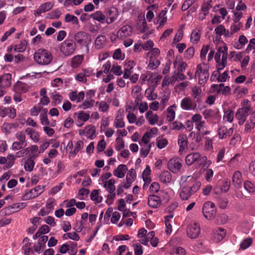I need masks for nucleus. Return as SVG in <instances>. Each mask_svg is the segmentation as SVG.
Returning a JSON list of instances; mask_svg holds the SVG:
<instances>
[{
  "instance_id": "nucleus-2",
  "label": "nucleus",
  "mask_w": 255,
  "mask_h": 255,
  "mask_svg": "<svg viewBox=\"0 0 255 255\" xmlns=\"http://www.w3.org/2000/svg\"><path fill=\"white\" fill-rule=\"evenodd\" d=\"M34 58L38 64L46 65L51 62L53 57L50 52L47 50L39 49L35 53Z\"/></svg>"
},
{
  "instance_id": "nucleus-35",
  "label": "nucleus",
  "mask_w": 255,
  "mask_h": 255,
  "mask_svg": "<svg viewBox=\"0 0 255 255\" xmlns=\"http://www.w3.org/2000/svg\"><path fill=\"white\" fill-rule=\"evenodd\" d=\"M86 136L90 139H93L96 132V128L93 125H89L85 128Z\"/></svg>"
},
{
  "instance_id": "nucleus-6",
  "label": "nucleus",
  "mask_w": 255,
  "mask_h": 255,
  "mask_svg": "<svg viewBox=\"0 0 255 255\" xmlns=\"http://www.w3.org/2000/svg\"><path fill=\"white\" fill-rule=\"evenodd\" d=\"M76 47V43L72 39H66L62 42L60 50L66 56H68L74 53Z\"/></svg>"
},
{
  "instance_id": "nucleus-53",
  "label": "nucleus",
  "mask_w": 255,
  "mask_h": 255,
  "mask_svg": "<svg viewBox=\"0 0 255 255\" xmlns=\"http://www.w3.org/2000/svg\"><path fill=\"white\" fill-rule=\"evenodd\" d=\"M185 128V126L180 122H174L170 126V128L173 130H180Z\"/></svg>"
},
{
  "instance_id": "nucleus-15",
  "label": "nucleus",
  "mask_w": 255,
  "mask_h": 255,
  "mask_svg": "<svg viewBox=\"0 0 255 255\" xmlns=\"http://www.w3.org/2000/svg\"><path fill=\"white\" fill-rule=\"evenodd\" d=\"M233 131L232 128L228 129L225 126H221L218 129V135L220 139H223L232 135Z\"/></svg>"
},
{
  "instance_id": "nucleus-54",
  "label": "nucleus",
  "mask_w": 255,
  "mask_h": 255,
  "mask_svg": "<svg viewBox=\"0 0 255 255\" xmlns=\"http://www.w3.org/2000/svg\"><path fill=\"white\" fill-rule=\"evenodd\" d=\"M27 145V143H23L21 142L18 141H14L12 144V148L14 150H17L25 147Z\"/></svg>"
},
{
  "instance_id": "nucleus-34",
  "label": "nucleus",
  "mask_w": 255,
  "mask_h": 255,
  "mask_svg": "<svg viewBox=\"0 0 255 255\" xmlns=\"http://www.w3.org/2000/svg\"><path fill=\"white\" fill-rule=\"evenodd\" d=\"M27 42L25 40L21 41L20 43L14 45L13 48L14 52H24L26 48Z\"/></svg>"
},
{
  "instance_id": "nucleus-22",
  "label": "nucleus",
  "mask_w": 255,
  "mask_h": 255,
  "mask_svg": "<svg viewBox=\"0 0 255 255\" xmlns=\"http://www.w3.org/2000/svg\"><path fill=\"white\" fill-rule=\"evenodd\" d=\"M242 175L239 171H236L233 176L232 182L236 188H240L242 185Z\"/></svg>"
},
{
  "instance_id": "nucleus-7",
  "label": "nucleus",
  "mask_w": 255,
  "mask_h": 255,
  "mask_svg": "<svg viewBox=\"0 0 255 255\" xmlns=\"http://www.w3.org/2000/svg\"><path fill=\"white\" fill-rule=\"evenodd\" d=\"M202 212L204 216L207 220L213 219L216 214V208L215 204L211 201L206 202L203 205Z\"/></svg>"
},
{
  "instance_id": "nucleus-57",
  "label": "nucleus",
  "mask_w": 255,
  "mask_h": 255,
  "mask_svg": "<svg viewBox=\"0 0 255 255\" xmlns=\"http://www.w3.org/2000/svg\"><path fill=\"white\" fill-rule=\"evenodd\" d=\"M111 71L116 75L120 76L122 75L123 72L121 66L116 65L114 64L111 69Z\"/></svg>"
},
{
  "instance_id": "nucleus-60",
  "label": "nucleus",
  "mask_w": 255,
  "mask_h": 255,
  "mask_svg": "<svg viewBox=\"0 0 255 255\" xmlns=\"http://www.w3.org/2000/svg\"><path fill=\"white\" fill-rule=\"evenodd\" d=\"M113 57L114 59L117 60H123L124 59V56H123L121 49L118 48L115 51Z\"/></svg>"
},
{
  "instance_id": "nucleus-10",
  "label": "nucleus",
  "mask_w": 255,
  "mask_h": 255,
  "mask_svg": "<svg viewBox=\"0 0 255 255\" xmlns=\"http://www.w3.org/2000/svg\"><path fill=\"white\" fill-rule=\"evenodd\" d=\"M44 190L43 186L38 185L26 192L23 196L24 200H28L38 197Z\"/></svg>"
},
{
  "instance_id": "nucleus-37",
  "label": "nucleus",
  "mask_w": 255,
  "mask_h": 255,
  "mask_svg": "<svg viewBox=\"0 0 255 255\" xmlns=\"http://www.w3.org/2000/svg\"><path fill=\"white\" fill-rule=\"evenodd\" d=\"M90 198L92 200L96 201L97 203L102 202V197H99V190L97 189L93 190L90 195Z\"/></svg>"
},
{
  "instance_id": "nucleus-16",
  "label": "nucleus",
  "mask_w": 255,
  "mask_h": 255,
  "mask_svg": "<svg viewBox=\"0 0 255 255\" xmlns=\"http://www.w3.org/2000/svg\"><path fill=\"white\" fill-rule=\"evenodd\" d=\"M118 15V11L116 7H112L107 10L106 15L107 18L106 19V23L110 24L113 22L117 18Z\"/></svg>"
},
{
  "instance_id": "nucleus-19",
  "label": "nucleus",
  "mask_w": 255,
  "mask_h": 255,
  "mask_svg": "<svg viewBox=\"0 0 255 255\" xmlns=\"http://www.w3.org/2000/svg\"><path fill=\"white\" fill-rule=\"evenodd\" d=\"M53 4L51 2H46L41 4L38 8L34 11V14L39 16L42 13L49 11L53 7Z\"/></svg>"
},
{
  "instance_id": "nucleus-25",
  "label": "nucleus",
  "mask_w": 255,
  "mask_h": 255,
  "mask_svg": "<svg viewBox=\"0 0 255 255\" xmlns=\"http://www.w3.org/2000/svg\"><path fill=\"white\" fill-rule=\"evenodd\" d=\"M145 118L151 125H154L158 120V116L156 114H153L151 111L147 112L145 114Z\"/></svg>"
},
{
  "instance_id": "nucleus-59",
  "label": "nucleus",
  "mask_w": 255,
  "mask_h": 255,
  "mask_svg": "<svg viewBox=\"0 0 255 255\" xmlns=\"http://www.w3.org/2000/svg\"><path fill=\"white\" fill-rule=\"evenodd\" d=\"M149 189L152 193H157L159 191L160 185L158 183L154 182L150 185Z\"/></svg>"
},
{
  "instance_id": "nucleus-31",
  "label": "nucleus",
  "mask_w": 255,
  "mask_h": 255,
  "mask_svg": "<svg viewBox=\"0 0 255 255\" xmlns=\"http://www.w3.org/2000/svg\"><path fill=\"white\" fill-rule=\"evenodd\" d=\"M159 178L161 182L164 183H169L171 180V174L168 171H164L160 174Z\"/></svg>"
},
{
  "instance_id": "nucleus-58",
  "label": "nucleus",
  "mask_w": 255,
  "mask_h": 255,
  "mask_svg": "<svg viewBox=\"0 0 255 255\" xmlns=\"http://www.w3.org/2000/svg\"><path fill=\"white\" fill-rule=\"evenodd\" d=\"M43 109L40 106H34L30 110V115L32 116H37L40 111Z\"/></svg>"
},
{
  "instance_id": "nucleus-63",
  "label": "nucleus",
  "mask_w": 255,
  "mask_h": 255,
  "mask_svg": "<svg viewBox=\"0 0 255 255\" xmlns=\"http://www.w3.org/2000/svg\"><path fill=\"white\" fill-rule=\"evenodd\" d=\"M12 127V125L11 124L8 123H5L3 124V126L2 127V131L3 132L6 133H9L10 132V130Z\"/></svg>"
},
{
  "instance_id": "nucleus-17",
  "label": "nucleus",
  "mask_w": 255,
  "mask_h": 255,
  "mask_svg": "<svg viewBox=\"0 0 255 255\" xmlns=\"http://www.w3.org/2000/svg\"><path fill=\"white\" fill-rule=\"evenodd\" d=\"M38 156V154H29L24 163V169L28 172H31L33 170L35 162L33 160L34 158Z\"/></svg>"
},
{
  "instance_id": "nucleus-36",
  "label": "nucleus",
  "mask_w": 255,
  "mask_h": 255,
  "mask_svg": "<svg viewBox=\"0 0 255 255\" xmlns=\"http://www.w3.org/2000/svg\"><path fill=\"white\" fill-rule=\"evenodd\" d=\"M201 33L199 30H193L191 34L190 41L194 43H197L200 40Z\"/></svg>"
},
{
  "instance_id": "nucleus-33",
  "label": "nucleus",
  "mask_w": 255,
  "mask_h": 255,
  "mask_svg": "<svg viewBox=\"0 0 255 255\" xmlns=\"http://www.w3.org/2000/svg\"><path fill=\"white\" fill-rule=\"evenodd\" d=\"M14 89L19 93H26L28 90V86L25 83L18 82L14 87Z\"/></svg>"
},
{
  "instance_id": "nucleus-32",
  "label": "nucleus",
  "mask_w": 255,
  "mask_h": 255,
  "mask_svg": "<svg viewBox=\"0 0 255 255\" xmlns=\"http://www.w3.org/2000/svg\"><path fill=\"white\" fill-rule=\"evenodd\" d=\"M50 97L52 99V104L54 106L60 104L63 100V97L57 93L56 92L52 93Z\"/></svg>"
},
{
  "instance_id": "nucleus-28",
  "label": "nucleus",
  "mask_w": 255,
  "mask_h": 255,
  "mask_svg": "<svg viewBox=\"0 0 255 255\" xmlns=\"http://www.w3.org/2000/svg\"><path fill=\"white\" fill-rule=\"evenodd\" d=\"M92 18L102 23L106 22V16L101 11H97L96 12L91 14Z\"/></svg>"
},
{
  "instance_id": "nucleus-50",
  "label": "nucleus",
  "mask_w": 255,
  "mask_h": 255,
  "mask_svg": "<svg viewBox=\"0 0 255 255\" xmlns=\"http://www.w3.org/2000/svg\"><path fill=\"white\" fill-rule=\"evenodd\" d=\"M15 137L18 141L21 142L24 144L27 143L26 142L25 134L23 131H21L16 132L15 134Z\"/></svg>"
},
{
  "instance_id": "nucleus-3",
  "label": "nucleus",
  "mask_w": 255,
  "mask_h": 255,
  "mask_svg": "<svg viewBox=\"0 0 255 255\" xmlns=\"http://www.w3.org/2000/svg\"><path fill=\"white\" fill-rule=\"evenodd\" d=\"M250 101L247 100L244 104V107L238 109L235 115L236 118L238 120L239 126H242L245 122L247 117L252 112V109L249 104Z\"/></svg>"
},
{
  "instance_id": "nucleus-52",
  "label": "nucleus",
  "mask_w": 255,
  "mask_h": 255,
  "mask_svg": "<svg viewBox=\"0 0 255 255\" xmlns=\"http://www.w3.org/2000/svg\"><path fill=\"white\" fill-rule=\"evenodd\" d=\"M242 26L243 24L241 22H238L237 24H232L230 27V34L233 35L234 33L237 32Z\"/></svg>"
},
{
  "instance_id": "nucleus-64",
  "label": "nucleus",
  "mask_w": 255,
  "mask_h": 255,
  "mask_svg": "<svg viewBox=\"0 0 255 255\" xmlns=\"http://www.w3.org/2000/svg\"><path fill=\"white\" fill-rule=\"evenodd\" d=\"M167 140L165 138H162L159 140H157V146L159 148L162 149L165 147L167 145Z\"/></svg>"
},
{
  "instance_id": "nucleus-27",
  "label": "nucleus",
  "mask_w": 255,
  "mask_h": 255,
  "mask_svg": "<svg viewBox=\"0 0 255 255\" xmlns=\"http://www.w3.org/2000/svg\"><path fill=\"white\" fill-rule=\"evenodd\" d=\"M84 57L81 55H77L74 56L71 61V66L73 68H76L79 66L83 60Z\"/></svg>"
},
{
  "instance_id": "nucleus-48",
  "label": "nucleus",
  "mask_w": 255,
  "mask_h": 255,
  "mask_svg": "<svg viewBox=\"0 0 255 255\" xmlns=\"http://www.w3.org/2000/svg\"><path fill=\"white\" fill-rule=\"evenodd\" d=\"M211 2V0H210L209 2L204 3L202 5L201 10L202 11H203L204 12V16L202 18V19H203L205 18V17L208 14V11L210 9V8L212 7V6L210 4Z\"/></svg>"
},
{
  "instance_id": "nucleus-42",
  "label": "nucleus",
  "mask_w": 255,
  "mask_h": 255,
  "mask_svg": "<svg viewBox=\"0 0 255 255\" xmlns=\"http://www.w3.org/2000/svg\"><path fill=\"white\" fill-rule=\"evenodd\" d=\"M234 117V112L231 110H228L225 111L224 115V119H226L229 123H232L233 121Z\"/></svg>"
},
{
  "instance_id": "nucleus-41",
  "label": "nucleus",
  "mask_w": 255,
  "mask_h": 255,
  "mask_svg": "<svg viewBox=\"0 0 255 255\" xmlns=\"http://www.w3.org/2000/svg\"><path fill=\"white\" fill-rule=\"evenodd\" d=\"M244 187L249 193H254L255 191V186L249 181H246L244 184Z\"/></svg>"
},
{
  "instance_id": "nucleus-55",
  "label": "nucleus",
  "mask_w": 255,
  "mask_h": 255,
  "mask_svg": "<svg viewBox=\"0 0 255 255\" xmlns=\"http://www.w3.org/2000/svg\"><path fill=\"white\" fill-rule=\"evenodd\" d=\"M134 255H142L143 254L142 247L140 244H135L133 245Z\"/></svg>"
},
{
  "instance_id": "nucleus-47",
  "label": "nucleus",
  "mask_w": 255,
  "mask_h": 255,
  "mask_svg": "<svg viewBox=\"0 0 255 255\" xmlns=\"http://www.w3.org/2000/svg\"><path fill=\"white\" fill-rule=\"evenodd\" d=\"M95 102V101L94 99H91L89 101L86 100L80 106V107L82 109L85 110L93 107Z\"/></svg>"
},
{
  "instance_id": "nucleus-24",
  "label": "nucleus",
  "mask_w": 255,
  "mask_h": 255,
  "mask_svg": "<svg viewBox=\"0 0 255 255\" xmlns=\"http://www.w3.org/2000/svg\"><path fill=\"white\" fill-rule=\"evenodd\" d=\"M226 234V230L223 228H219L214 233V239L216 242H219L222 241Z\"/></svg>"
},
{
  "instance_id": "nucleus-18",
  "label": "nucleus",
  "mask_w": 255,
  "mask_h": 255,
  "mask_svg": "<svg viewBox=\"0 0 255 255\" xmlns=\"http://www.w3.org/2000/svg\"><path fill=\"white\" fill-rule=\"evenodd\" d=\"M161 204L160 197L154 194L148 196V206L152 208H157Z\"/></svg>"
},
{
  "instance_id": "nucleus-62",
  "label": "nucleus",
  "mask_w": 255,
  "mask_h": 255,
  "mask_svg": "<svg viewBox=\"0 0 255 255\" xmlns=\"http://www.w3.org/2000/svg\"><path fill=\"white\" fill-rule=\"evenodd\" d=\"M192 96L193 98H198V97L200 96V95L202 92L201 88L198 87L197 86H194L192 89Z\"/></svg>"
},
{
  "instance_id": "nucleus-29",
  "label": "nucleus",
  "mask_w": 255,
  "mask_h": 255,
  "mask_svg": "<svg viewBox=\"0 0 255 255\" xmlns=\"http://www.w3.org/2000/svg\"><path fill=\"white\" fill-rule=\"evenodd\" d=\"M47 109H44L40 114V120L41 124L43 126H48L50 124V122L47 117Z\"/></svg>"
},
{
  "instance_id": "nucleus-51",
  "label": "nucleus",
  "mask_w": 255,
  "mask_h": 255,
  "mask_svg": "<svg viewBox=\"0 0 255 255\" xmlns=\"http://www.w3.org/2000/svg\"><path fill=\"white\" fill-rule=\"evenodd\" d=\"M175 116V111L170 107L167 109V113L166 115L167 120L169 122L173 121Z\"/></svg>"
},
{
  "instance_id": "nucleus-56",
  "label": "nucleus",
  "mask_w": 255,
  "mask_h": 255,
  "mask_svg": "<svg viewBox=\"0 0 255 255\" xmlns=\"http://www.w3.org/2000/svg\"><path fill=\"white\" fill-rule=\"evenodd\" d=\"M194 48L193 47H190L185 52V57L190 59L194 56Z\"/></svg>"
},
{
  "instance_id": "nucleus-21",
  "label": "nucleus",
  "mask_w": 255,
  "mask_h": 255,
  "mask_svg": "<svg viewBox=\"0 0 255 255\" xmlns=\"http://www.w3.org/2000/svg\"><path fill=\"white\" fill-rule=\"evenodd\" d=\"M255 128V116L253 114L250 117V120L247 121L245 125L244 129V133H248L251 132L252 130H253Z\"/></svg>"
},
{
  "instance_id": "nucleus-40",
  "label": "nucleus",
  "mask_w": 255,
  "mask_h": 255,
  "mask_svg": "<svg viewBox=\"0 0 255 255\" xmlns=\"http://www.w3.org/2000/svg\"><path fill=\"white\" fill-rule=\"evenodd\" d=\"M75 115L77 116L78 120L84 122L87 121L90 118L89 114H86L84 111L76 112Z\"/></svg>"
},
{
  "instance_id": "nucleus-9",
  "label": "nucleus",
  "mask_w": 255,
  "mask_h": 255,
  "mask_svg": "<svg viewBox=\"0 0 255 255\" xmlns=\"http://www.w3.org/2000/svg\"><path fill=\"white\" fill-rule=\"evenodd\" d=\"M207 159L206 156L201 157L199 152H193L186 156L185 162L188 165H190L195 162H197L199 164H202Z\"/></svg>"
},
{
  "instance_id": "nucleus-14",
  "label": "nucleus",
  "mask_w": 255,
  "mask_h": 255,
  "mask_svg": "<svg viewBox=\"0 0 255 255\" xmlns=\"http://www.w3.org/2000/svg\"><path fill=\"white\" fill-rule=\"evenodd\" d=\"M178 144L179 146V152L182 154L185 149H187L188 141L186 134H180L178 136Z\"/></svg>"
},
{
  "instance_id": "nucleus-8",
  "label": "nucleus",
  "mask_w": 255,
  "mask_h": 255,
  "mask_svg": "<svg viewBox=\"0 0 255 255\" xmlns=\"http://www.w3.org/2000/svg\"><path fill=\"white\" fill-rule=\"evenodd\" d=\"M196 75L198 77L199 84L204 86L209 78V70L207 68H203L201 64H198L197 66Z\"/></svg>"
},
{
  "instance_id": "nucleus-45",
  "label": "nucleus",
  "mask_w": 255,
  "mask_h": 255,
  "mask_svg": "<svg viewBox=\"0 0 255 255\" xmlns=\"http://www.w3.org/2000/svg\"><path fill=\"white\" fill-rule=\"evenodd\" d=\"M253 241L251 238L244 239L240 244V248L243 250L248 248L252 244Z\"/></svg>"
},
{
  "instance_id": "nucleus-26",
  "label": "nucleus",
  "mask_w": 255,
  "mask_h": 255,
  "mask_svg": "<svg viewBox=\"0 0 255 255\" xmlns=\"http://www.w3.org/2000/svg\"><path fill=\"white\" fill-rule=\"evenodd\" d=\"M115 180L114 179H111L104 183V187L109 193H112L114 191H115Z\"/></svg>"
},
{
  "instance_id": "nucleus-49",
  "label": "nucleus",
  "mask_w": 255,
  "mask_h": 255,
  "mask_svg": "<svg viewBox=\"0 0 255 255\" xmlns=\"http://www.w3.org/2000/svg\"><path fill=\"white\" fill-rule=\"evenodd\" d=\"M114 126L116 128H122L125 127V123L122 117L117 116L114 122Z\"/></svg>"
},
{
  "instance_id": "nucleus-43",
  "label": "nucleus",
  "mask_w": 255,
  "mask_h": 255,
  "mask_svg": "<svg viewBox=\"0 0 255 255\" xmlns=\"http://www.w3.org/2000/svg\"><path fill=\"white\" fill-rule=\"evenodd\" d=\"M160 64V61L156 58L150 57L148 67L150 69L153 70L157 67Z\"/></svg>"
},
{
  "instance_id": "nucleus-39",
  "label": "nucleus",
  "mask_w": 255,
  "mask_h": 255,
  "mask_svg": "<svg viewBox=\"0 0 255 255\" xmlns=\"http://www.w3.org/2000/svg\"><path fill=\"white\" fill-rule=\"evenodd\" d=\"M185 250L181 247H176L173 248L171 251V255H185Z\"/></svg>"
},
{
  "instance_id": "nucleus-23",
  "label": "nucleus",
  "mask_w": 255,
  "mask_h": 255,
  "mask_svg": "<svg viewBox=\"0 0 255 255\" xmlns=\"http://www.w3.org/2000/svg\"><path fill=\"white\" fill-rule=\"evenodd\" d=\"M128 171V168L125 164H120L113 171V174L119 178H122L125 176V173Z\"/></svg>"
},
{
  "instance_id": "nucleus-4",
  "label": "nucleus",
  "mask_w": 255,
  "mask_h": 255,
  "mask_svg": "<svg viewBox=\"0 0 255 255\" xmlns=\"http://www.w3.org/2000/svg\"><path fill=\"white\" fill-rule=\"evenodd\" d=\"M202 114L207 122L213 125L219 123L221 119L220 111L217 108L206 109L203 111Z\"/></svg>"
},
{
  "instance_id": "nucleus-12",
  "label": "nucleus",
  "mask_w": 255,
  "mask_h": 255,
  "mask_svg": "<svg viewBox=\"0 0 255 255\" xmlns=\"http://www.w3.org/2000/svg\"><path fill=\"white\" fill-rule=\"evenodd\" d=\"M200 233V227L199 225L195 223L190 224L188 226L187 230V236L191 239H196L197 238Z\"/></svg>"
},
{
  "instance_id": "nucleus-30",
  "label": "nucleus",
  "mask_w": 255,
  "mask_h": 255,
  "mask_svg": "<svg viewBox=\"0 0 255 255\" xmlns=\"http://www.w3.org/2000/svg\"><path fill=\"white\" fill-rule=\"evenodd\" d=\"M106 40V37L104 35L98 36L95 41V46L97 49H102L104 45V43Z\"/></svg>"
},
{
  "instance_id": "nucleus-61",
  "label": "nucleus",
  "mask_w": 255,
  "mask_h": 255,
  "mask_svg": "<svg viewBox=\"0 0 255 255\" xmlns=\"http://www.w3.org/2000/svg\"><path fill=\"white\" fill-rule=\"evenodd\" d=\"M15 31V28L14 27H11L8 31H6L2 37L1 38V41L4 42L5 41L7 37L10 36L11 34L14 33Z\"/></svg>"
},
{
  "instance_id": "nucleus-5",
  "label": "nucleus",
  "mask_w": 255,
  "mask_h": 255,
  "mask_svg": "<svg viewBox=\"0 0 255 255\" xmlns=\"http://www.w3.org/2000/svg\"><path fill=\"white\" fill-rule=\"evenodd\" d=\"M74 40L76 44L77 43L81 47L85 46L87 53L89 52V44L91 41V37L89 33L84 31H79L75 34Z\"/></svg>"
},
{
  "instance_id": "nucleus-20",
  "label": "nucleus",
  "mask_w": 255,
  "mask_h": 255,
  "mask_svg": "<svg viewBox=\"0 0 255 255\" xmlns=\"http://www.w3.org/2000/svg\"><path fill=\"white\" fill-rule=\"evenodd\" d=\"M132 32V27L129 25L123 26L118 31V34L121 38H125L130 36Z\"/></svg>"
},
{
  "instance_id": "nucleus-13",
  "label": "nucleus",
  "mask_w": 255,
  "mask_h": 255,
  "mask_svg": "<svg viewBox=\"0 0 255 255\" xmlns=\"http://www.w3.org/2000/svg\"><path fill=\"white\" fill-rule=\"evenodd\" d=\"M167 166L168 168L170 171L174 173H176L181 168L182 165L179 158H174L169 160Z\"/></svg>"
},
{
  "instance_id": "nucleus-38",
  "label": "nucleus",
  "mask_w": 255,
  "mask_h": 255,
  "mask_svg": "<svg viewBox=\"0 0 255 255\" xmlns=\"http://www.w3.org/2000/svg\"><path fill=\"white\" fill-rule=\"evenodd\" d=\"M65 21L66 22H72L73 24L77 25L79 24L78 18L76 16L73 15H71L69 13H67L65 15Z\"/></svg>"
},
{
  "instance_id": "nucleus-1",
  "label": "nucleus",
  "mask_w": 255,
  "mask_h": 255,
  "mask_svg": "<svg viewBox=\"0 0 255 255\" xmlns=\"http://www.w3.org/2000/svg\"><path fill=\"white\" fill-rule=\"evenodd\" d=\"M186 183L188 184L183 186L179 190L180 198L182 200H188L193 194L199 190L201 186L200 182L195 181L194 178L191 176L187 177Z\"/></svg>"
},
{
  "instance_id": "nucleus-46",
  "label": "nucleus",
  "mask_w": 255,
  "mask_h": 255,
  "mask_svg": "<svg viewBox=\"0 0 255 255\" xmlns=\"http://www.w3.org/2000/svg\"><path fill=\"white\" fill-rule=\"evenodd\" d=\"M125 146L124 141L122 137H118L116 139L115 148L116 150L120 151Z\"/></svg>"
},
{
  "instance_id": "nucleus-44",
  "label": "nucleus",
  "mask_w": 255,
  "mask_h": 255,
  "mask_svg": "<svg viewBox=\"0 0 255 255\" xmlns=\"http://www.w3.org/2000/svg\"><path fill=\"white\" fill-rule=\"evenodd\" d=\"M84 146V142L79 140L75 143L74 150L71 152L72 155L75 156Z\"/></svg>"
},
{
  "instance_id": "nucleus-11",
  "label": "nucleus",
  "mask_w": 255,
  "mask_h": 255,
  "mask_svg": "<svg viewBox=\"0 0 255 255\" xmlns=\"http://www.w3.org/2000/svg\"><path fill=\"white\" fill-rule=\"evenodd\" d=\"M182 109L186 111L195 110L197 109V104L189 97L184 98L180 104Z\"/></svg>"
}]
</instances>
